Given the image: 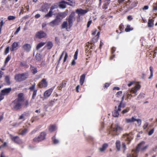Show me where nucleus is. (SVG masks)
<instances>
[{
    "instance_id": "f257e3e1",
    "label": "nucleus",
    "mask_w": 157,
    "mask_h": 157,
    "mask_svg": "<svg viewBox=\"0 0 157 157\" xmlns=\"http://www.w3.org/2000/svg\"><path fill=\"white\" fill-rule=\"evenodd\" d=\"M123 128L118 123H116L111 124L108 129L109 134L113 136H118L123 131Z\"/></svg>"
},
{
    "instance_id": "f03ea898",
    "label": "nucleus",
    "mask_w": 157,
    "mask_h": 157,
    "mask_svg": "<svg viewBox=\"0 0 157 157\" xmlns=\"http://www.w3.org/2000/svg\"><path fill=\"white\" fill-rule=\"evenodd\" d=\"M24 100L23 93H19L18 94L17 98L12 102L13 109L15 110H20L22 108Z\"/></svg>"
},
{
    "instance_id": "7ed1b4c3",
    "label": "nucleus",
    "mask_w": 157,
    "mask_h": 157,
    "mask_svg": "<svg viewBox=\"0 0 157 157\" xmlns=\"http://www.w3.org/2000/svg\"><path fill=\"white\" fill-rule=\"evenodd\" d=\"M140 87L141 86L138 83L134 87L132 88L129 92V91H127L124 93L125 96H126L125 100L130 99L132 97H134L136 95L137 91L140 89Z\"/></svg>"
},
{
    "instance_id": "20e7f679",
    "label": "nucleus",
    "mask_w": 157,
    "mask_h": 157,
    "mask_svg": "<svg viewBox=\"0 0 157 157\" xmlns=\"http://www.w3.org/2000/svg\"><path fill=\"white\" fill-rule=\"evenodd\" d=\"M125 96V94H124V95L122 98L121 101L118 106V107L116 106L115 107L114 109L112 112V115L113 117H117L119 116V112L121 110V108H124L125 106V105L123 103L124 99V97Z\"/></svg>"
},
{
    "instance_id": "39448f33",
    "label": "nucleus",
    "mask_w": 157,
    "mask_h": 157,
    "mask_svg": "<svg viewBox=\"0 0 157 157\" xmlns=\"http://www.w3.org/2000/svg\"><path fill=\"white\" fill-rule=\"evenodd\" d=\"M27 78V74L23 73L16 74L14 76V79L17 82H21L25 80Z\"/></svg>"
},
{
    "instance_id": "423d86ee",
    "label": "nucleus",
    "mask_w": 157,
    "mask_h": 157,
    "mask_svg": "<svg viewBox=\"0 0 157 157\" xmlns=\"http://www.w3.org/2000/svg\"><path fill=\"white\" fill-rule=\"evenodd\" d=\"M75 12H72L69 16L66 18V20L67 21L68 27L69 29H70L73 25V23L75 20Z\"/></svg>"
},
{
    "instance_id": "0eeeda50",
    "label": "nucleus",
    "mask_w": 157,
    "mask_h": 157,
    "mask_svg": "<svg viewBox=\"0 0 157 157\" xmlns=\"http://www.w3.org/2000/svg\"><path fill=\"white\" fill-rule=\"evenodd\" d=\"M145 143L144 141H142L138 145L135 151L137 154L140 151H143L147 148V146H145Z\"/></svg>"
},
{
    "instance_id": "6e6552de",
    "label": "nucleus",
    "mask_w": 157,
    "mask_h": 157,
    "mask_svg": "<svg viewBox=\"0 0 157 157\" xmlns=\"http://www.w3.org/2000/svg\"><path fill=\"white\" fill-rule=\"evenodd\" d=\"M46 136V133L42 132L37 137L34 138L33 140V141L35 143H38L41 141L45 139Z\"/></svg>"
},
{
    "instance_id": "1a4fd4ad",
    "label": "nucleus",
    "mask_w": 157,
    "mask_h": 157,
    "mask_svg": "<svg viewBox=\"0 0 157 157\" xmlns=\"http://www.w3.org/2000/svg\"><path fill=\"white\" fill-rule=\"evenodd\" d=\"M67 10H66L65 11L63 12H59L57 14L56 18L61 22L62 19L64 18L67 16Z\"/></svg>"
},
{
    "instance_id": "9d476101",
    "label": "nucleus",
    "mask_w": 157,
    "mask_h": 157,
    "mask_svg": "<svg viewBox=\"0 0 157 157\" xmlns=\"http://www.w3.org/2000/svg\"><path fill=\"white\" fill-rule=\"evenodd\" d=\"M35 85L36 84L34 83L29 88V89L30 90V91H33L31 100H33L35 99L37 94V90L35 89Z\"/></svg>"
},
{
    "instance_id": "9b49d317",
    "label": "nucleus",
    "mask_w": 157,
    "mask_h": 157,
    "mask_svg": "<svg viewBox=\"0 0 157 157\" xmlns=\"http://www.w3.org/2000/svg\"><path fill=\"white\" fill-rule=\"evenodd\" d=\"M123 140L126 142L127 144H129L132 139L131 136L129 134H124L122 136Z\"/></svg>"
},
{
    "instance_id": "f8f14e48",
    "label": "nucleus",
    "mask_w": 157,
    "mask_h": 157,
    "mask_svg": "<svg viewBox=\"0 0 157 157\" xmlns=\"http://www.w3.org/2000/svg\"><path fill=\"white\" fill-rule=\"evenodd\" d=\"M48 83L45 78L43 79L42 80L39 82L37 84V86L40 88H46L48 86Z\"/></svg>"
},
{
    "instance_id": "ddd939ff",
    "label": "nucleus",
    "mask_w": 157,
    "mask_h": 157,
    "mask_svg": "<svg viewBox=\"0 0 157 157\" xmlns=\"http://www.w3.org/2000/svg\"><path fill=\"white\" fill-rule=\"evenodd\" d=\"M88 11L87 9L83 10L80 8L77 9L75 11V12L78 14V16H81L84 15Z\"/></svg>"
},
{
    "instance_id": "4468645a",
    "label": "nucleus",
    "mask_w": 157,
    "mask_h": 157,
    "mask_svg": "<svg viewBox=\"0 0 157 157\" xmlns=\"http://www.w3.org/2000/svg\"><path fill=\"white\" fill-rule=\"evenodd\" d=\"M64 54H65V56L64 58L63 63H64L66 61L68 57V56L67 53L66 52V51H64L62 52L59 60H58V61H57V65H58L59 64V63H60V61L61 59H62L63 56Z\"/></svg>"
},
{
    "instance_id": "2eb2a0df",
    "label": "nucleus",
    "mask_w": 157,
    "mask_h": 157,
    "mask_svg": "<svg viewBox=\"0 0 157 157\" xmlns=\"http://www.w3.org/2000/svg\"><path fill=\"white\" fill-rule=\"evenodd\" d=\"M53 88H51L46 90L44 94V97L45 99L48 98L51 95L53 92Z\"/></svg>"
},
{
    "instance_id": "dca6fc26",
    "label": "nucleus",
    "mask_w": 157,
    "mask_h": 157,
    "mask_svg": "<svg viewBox=\"0 0 157 157\" xmlns=\"http://www.w3.org/2000/svg\"><path fill=\"white\" fill-rule=\"evenodd\" d=\"M10 136L11 140L15 143L18 144L21 143V140L18 136H13L11 135Z\"/></svg>"
},
{
    "instance_id": "f3484780",
    "label": "nucleus",
    "mask_w": 157,
    "mask_h": 157,
    "mask_svg": "<svg viewBox=\"0 0 157 157\" xmlns=\"http://www.w3.org/2000/svg\"><path fill=\"white\" fill-rule=\"evenodd\" d=\"M60 22L56 18L54 20L50 22L49 24L51 27H53L59 25Z\"/></svg>"
},
{
    "instance_id": "a211bd4d",
    "label": "nucleus",
    "mask_w": 157,
    "mask_h": 157,
    "mask_svg": "<svg viewBox=\"0 0 157 157\" xmlns=\"http://www.w3.org/2000/svg\"><path fill=\"white\" fill-rule=\"evenodd\" d=\"M46 35V33L43 31H40L37 32L36 35V36L39 39L44 38L45 37Z\"/></svg>"
},
{
    "instance_id": "6ab92c4d",
    "label": "nucleus",
    "mask_w": 157,
    "mask_h": 157,
    "mask_svg": "<svg viewBox=\"0 0 157 157\" xmlns=\"http://www.w3.org/2000/svg\"><path fill=\"white\" fill-rule=\"evenodd\" d=\"M18 46V42H14L13 43L11 46V47L10 49V50L12 52L14 50H17Z\"/></svg>"
},
{
    "instance_id": "aec40b11",
    "label": "nucleus",
    "mask_w": 157,
    "mask_h": 157,
    "mask_svg": "<svg viewBox=\"0 0 157 157\" xmlns=\"http://www.w3.org/2000/svg\"><path fill=\"white\" fill-rule=\"evenodd\" d=\"M31 47L30 44H25L22 46V48L24 50L27 52H29L30 51Z\"/></svg>"
},
{
    "instance_id": "412c9836",
    "label": "nucleus",
    "mask_w": 157,
    "mask_h": 157,
    "mask_svg": "<svg viewBox=\"0 0 157 157\" xmlns=\"http://www.w3.org/2000/svg\"><path fill=\"white\" fill-rule=\"evenodd\" d=\"M11 90V88H5L1 91V93L4 95H6L8 94Z\"/></svg>"
},
{
    "instance_id": "4be33fe9",
    "label": "nucleus",
    "mask_w": 157,
    "mask_h": 157,
    "mask_svg": "<svg viewBox=\"0 0 157 157\" xmlns=\"http://www.w3.org/2000/svg\"><path fill=\"white\" fill-rule=\"evenodd\" d=\"M66 1L63 0H62L60 2H59V8L61 9L65 8L66 7Z\"/></svg>"
},
{
    "instance_id": "5701e85b",
    "label": "nucleus",
    "mask_w": 157,
    "mask_h": 157,
    "mask_svg": "<svg viewBox=\"0 0 157 157\" xmlns=\"http://www.w3.org/2000/svg\"><path fill=\"white\" fill-rule=\"evenodd\" d=\"M30 70L33 75L35 74L38 72L37 67L31 65H30Z\"/></svg>"
},
{
    "instance_id": "b1692460",
    "label": "nucleus",
    "mask_w": 157,
    "mask_h": 157,
    "mask_svg": "<svg viewBox=\"0 0 157 157\" xmlns=\"http://www.w3.org/2000/svg\"><path fill=\"white\" fill-rule=\"evenodd\" d=\"M49 7L47 4L42 6L41 7V10L43 12H46L48 11Z\"/></svg>"
},
{
    "instance_id": "393cba45",
    "label": "nucleus",
    "mask_w": 157,
    "mask_h": 157,
    "mask_svg": "<svg viewBox=\"0 0 157 157\" xmlns=\"http://www.w3.org/2000/svg\"><path fill=\"white\" fill-rule=\"evenodd\" d=\"M100 35V32H98L97 35L95 36H94L92 40V41L93 43H96L98 41V40L99 37Z\"/></svg>"
},
{
    "instance_id": "a878e982",
    "label": "nucleus",
    "mask_w": 157,
    "mask_h": 157,
    "mask_svg": "<svg viewBox=\"0 0 157 157\" xmlns=\"http://www.w3.org/2000/svg\"><path fill=\"white\" fill-rule=\"evenodd\" d=\"M67 83V81L66 80H63L62 81L59 86L58 87V89L59 90H61L63 88L65 87L66 86V84Z\"/></svg>"
},
{
    "instance_id": "bb28decb",
    "label": "nucleus",
    "mask_w": 157,
    "mask_h": 157,
    "mask_svg": "<svg viewBox=\"0 0 157 157\" xmlns=\"http://www.w3.org/2000/svg\"><path fill=\"white\" fill-rule=\"evenodd\" d=\"M108 147V144L107 143H105L102 145L101 147H100L99 149V150L100 152H103Z\"/></svg>"
},
{
    "instance_id": "cd10ccee",
    "label": "nucleus",
    "mask_w": 157,
    "mask_h": 157,
    "mask_svg": "<svg viewBox=\"0 0 157 157\" xmlns=\"http://www.w3.org/2000/svg\"><path fill=\"white\" fill-rule=\"evenodd\" d=\"M86 75L85 74H82L80 77V84L82 86L83 84Z\"/></svg>"
},
{
    "instance_id": "c85d7f7f",
    "label": "nucleus",
    "mask_w": 157,
    "mask_h": 157,
    "mask_svg": "<svg viewBox=\"0 0 157 157\" xmlns=\"http://www.w3.org/2000/svg\"><path fill=\"white\" fill-rule=\"evenodd\" d=\"M135 121V118L132 117L131 118H126L125 119V122L126 123H131Z\"/></svg>"
},
{
    "instance_id": "c756f323",
    "label": "nucleus",
    "mask_w": 157,
    "mask_h": 157,
    "mask_svg": "<svg viewBox=\"0 0 157 157\" xmlns=\"http://www.w3.org/2000/svg\"><path fill=\"white\" fill-rule=\"evenodd\" d=\"M61 28L62 29L66 28L67 30L68 31L67 29H69L68 27V23L67 21H64L61 25Z\"/></svg>"
},
{
    "instance_id": "7c9ffc66",
    "label": "nucleus",
    "mask_w": 157,
    "mask_h": 157,
    "mask_svg": "<svg viewBox=\"0 0 157 157\" xmlns=\"http://www.w3.org/2000/svg\"><path fill=\"white\" fill-rule=\"evenodd\" d=\"M53 46L52 42L51 41H48L47 42L45 47H47L48 50H50L52 48Z\"/></svg>"
},
{
    "instance_id": "2f4dec72",
    "label": "nucleus",
    "mask_w": 157,
    "mask_h": 157,
    "mask_svg": "<svg viewBox=\"0 0 157 157\" xmlns=\"http://www.w3.org/2000/svg\"><path fill=\"white\" fill-rule=\"evenodd\" d=\"M56 126L55 124H51L48 127L49 131L52 132L56 130Z\"/></svg>"
},
{
    "instance_id": "473e14b6",
    "label": "nucleus",
    "mask_w": 157,
    "mask_h": 157,
    "mask_svg": "<svg viewBox=\"0 0 157 157\" xmlns=\"http://www.w3.org/2000/svg\"><path fill=\"white\" fill-rule=\"evenodd\" d=\"M116 147L118 151H119L121 149V142L120 140H117L116 141Z\"/></svg>"
},
{
    "instance_id": "72a5a7b5",
    "label": "nucleus",
    "mask_w": 157,
    "mask_h": 157,
    "mask_svg": "<svg viewBox=\"0 0 157 157\" xmlns=\"http://www.w3.org/2000/svg\"><path fill=\"white\" fill-rule=\"evenodd\" d=\"M154 20L152 19H149L148 22V26L149 27H153L154 26Z\"/></svg>"
},
{
    "instance_id": "f704fd0d",
    "label": "nucleus",
    "mask_w": 157,
    "mask_h": 157,
    "mask_svg": "<svg viewBox=\"0 0 157 157\" xmlns=\"http://www.w3.org/2000/svg\"><path fill=\"white\" fill-rule=\"evenodd\" d=\"M53 11H52L50 10L48 13L44 16V17L46 18L47 19H48L50 17H51L53 16Z\"/></svg>"
},
{
    "instance_id": "c9c22d12",
    "label": "nucleus",
    "mask_w": 157,
    "mask_h": 157,
    "mask_svg": "<svg viewBox=\"0 0 157 157\" xmlns=\"http://www.w3.org/2000/svg\"><path fill=\"white\" fill-rule=\"evenodd\" d=\"M27 129L25 128L24 129H21L19 131V134L21 135H24L27 132Z\"/></svg>"
},
{
    "instance_id": "e433bc0d",
    "label": "nucleus",
    "mask_w": 157,
    "mask_h": 157,
    "mask_svg": "<svg viewBox=\"0 0 157 157\" xmlns=\"http://www.w3.org/2000/svg\"><path fill=\"white\" fill-rule=\"evenodd\" d=\"M5 81L7 85H10V84L9 76L6 75L5 77Z\"/></svg>"
},
{
    "instance_id": "4c0bfd02",
    "label": "nucleus",
    "mask_w": 157,
    "mask_h": 157,
    "mask_svg": "<svg viewBox=\"0 0 157 157\" xmlns=\"http://www.w3.org/2000/svg\"><path fill=\"white\" fill-rule=\"evenodd\" d=\"M45 43L44 42H41L39 43L36 46V50H39L40 48L45 45Z\"/></svg>"
},
{
    "instance_id": "58836bf2",
    "label": "nucleus",
    "mask_w": 157,
    "mask_h": 157,
    "mask_svg": "<svg viewBox=\"0 0 157 157\" xmlns=\"http://www.w3.org/2000/svg\"><path fill=\"white\" fill-rule=\"evenodd\" d=\"M130 110V108L128 107H127L125 109H124L121 112V114L124 115L125 114L127 113L128 112L129 110Z\"/></svg>"
},
{
    "instance_id": "ea45409f",
    "label": "nucleus",
    "mask_w": 157,
    "mask_h": 157,
    "mask_svg": "<svg viewBox=\"0 0 157 157\" xmlns=\"http://www.w3.org/2000/svg\"><path fill=\"white\" fill-rule=\"evenodd\" d=\"M69 1V2H67L66 1V4L71 6H73L75 5V3L72 0H66Z\"/></svg>"
},
{
    "instance_id": "a19ab883",
    "label": "nucleus",
    "mask_w": 157,
    "mask_h": 157,
    "mask_svg": "<svg viewBox=\"0 0 157 157\" xmlns=\"http://www.w3.org/2000/svg\"><path fill=\"white\" fill-rule=\"evenodd\" d=\"M110 2H107L105 1V3L103 4L102 6L103 9L105 10L108 8V6Z\"/></svg>"
},
{
    "instance_id": "79ce46f5",
    "label": "nucleus",
    "mask_w": 157,
    "mask_h": 157,
    "mask_svg": "<svg viewBox=\"0 0 157 157\" xmlns=\"http://www.w3.org/2000/svg\"><path fill=\"white\" fill-rule=\"evenodd\" d=\"M36 60L38 61H40L41 59V57L40 54L37 53L35 56Z\"/></svg>"
},
{
    "instance_id": "37998d69",
    "label": "nucleus",
    "mask_w": 157,
    "mask_h": 157,
    "mask_svg": "<svg viewBox=\"0 0 157 157\" xmlns=\"http://www.w3.org/2000/svg\"><path fill=\"white\" fill-rule=\"evenodd\" d=\"M137 154L135 152H133V153L132 154H128L127 155V157H137Z\"/></svg>"
},
{
    "instance_id": "c03bdc74",
    "label": "nucleus",
    "mask_w": 157,
    "mask_h": 157,
    "mask_svg": "<svg viewBox=\"0 0 157 157\" xmlns=\"http://www.w3.org/2000/svg\"><path fill=\"white\" fill-rule=\"evenodd\" d=\"M20 66L23 67L25 68H28L29 66L26 63L24 62H21L20 63Z\"/></svg>"
},
{
    "instance_id": "a18cd8bd",
    "label": "nucleus",
    "mask_w": 157,
    "mask_h": 157,
    "mask_svg": "<svg viewBox=\"0 0 157 157\" xmlns=\"http://www.w3.org/2000/svg\"><path fill=\"white\" fill-rule=\"evenodd\" d=\"M133 29V28L130 27V25H128L127 26L126 28L125 29V30L126 32H128L130 31H132Z\"/></svg>"
},
{
    "instance_id": "49530a36",
    "label": "nucleus",
    "mask_w": 157,
    "mask_h": 157,
    "mask_svg": "<svg viewBox=\"0 0 157 157\" xmlns=\"http://www.w3.org/2000/svg\"><path fill=\"white\" fill-rule=\"evenodd\" d=\"M150 70V75L148 77V79H150L151 78L153 75V67L151 66H150L149 68Z\"/></svg>"
},
{
    "instance_id": "de8ad7c7",
    "label": "nucleus",
    "mask_w": 157,
    "mask_h": 157,
    "mask_svg": "<svg viewBox=\"0 0 157 157\" xmlns=\"http://www.w3.org/2000/svg\"><path fill=\"white\" fill-rule=\"evenodd\" d=\"M53 142V144H58L59 142V140L55 138V136H54L52 138Z\"/></svg>"
},
{
    "instance_id": "09e8293b",
    "label": "nucleus",
    "mask_w": 157,
    "mask_h": 157,
    "mask_svg": "<svg viewBox=\"0 0 157 157\" xmlns=\"http://www.w3.org/2000/svg\"><path fill=\"white\" fill-rule=\"evenodd\" d=\"M11 58V56L10 55H8L5 59V63L6 64H7L10 60Z\"/></svg>"
},
{
    "instance_id": "8fccbe9b",
    "label": "nucleus",
    "mask_w": 157,
    "mask_h": 157,
    "mask_svg": "<svg viewBox=\"0 0 157 157\" xmlns=\"http://www.w3.org/2000/svg\"><path fill=\"white\" fill-rule=\"evenodd\" d=\"M16 18V17L13 16H9L8 17V20L9 21L13 20H15Z\"/></svg>"
},
{
    "instance_id": "3c124183",
    "label": "nucleus",
    "mask_w": 157,
    "mask_h": 157,
    "mask_svg": "<svg viewBox=\"0 0 157 157\" xmlns=\"http://www.w3.org/2000/svg\"><path fill=\"white\" fill-rule=\"evenodd\" d=\"M58 7V6L55 4H54L50 8V10L52 11L54 9H57Z\"/></svg>"
},
{
    "instance_id": "603ef678",
    "label": "nucleus",
    "mask_w": 157,
    "mask_h": 157,
    "mask_svg": "<svg viewBox=\"0 0 157 157\" xmlns=\"http://www.w3.org/2000/svg\"><path fill=\"white\" fill-rule=\"evenodd\" d=\"M122 148L123 149V152H124L125 151L126 149V144L125 143L123 142L122 144L121 145Z\"/></svg>"
},
{
    "instance_id": "864d4df0",
    "label": "nucleus",
    "mask_w": 157,
    "mask_h": 157,
    "mask_svg": "<svg viewBox=\"0 0 157 157\" xmlns=\"http://www.w3.org/2000/svg\"><path fill=\"white\" fill-rule=\"evenodd\" d=\"M137 2L136 1L133 2L131 5L130 6L132 8L136 6L137 4Z\"/></svg>"
},
{
    "instance_id": "5fc2aeb1",
    "label": "nucleus",
    "mask_w": 157,
    "mask_h": 157,
    "mask_svg": "<svg viewBox=\"0 0 157 157\" xmlns=\"http://www.w3.org/2000/svg\"><path fill=\"white\" fill-rule=\"evenodd\" d=\"M9 50H10V47L9 46H8L5 49V50L4 52V55H7L9 53Z\"/></svg>"
},
{
    "instance_id": "6e6d98bb",
    "label": "nucleus",
    "mask_w": 157,
    "mask_h": 157,
    "mask_svg": "<svg viewBox=\"0 0 157 157\" xmlns=\"http://www.w3.org/2000/svg\"><path fill=\"white\" fill-rule=\"evenodd\" d=\"M155 129L154 128H153L151 129L150 131L148 132V134L149 136H151L152 135L154 132Z\"/></svg>"
},
{
    "instance_id": "4d7b16f0",
    "label": "nucleus",
    "mask_w": 157,
    "mask_h": 157,
    "mask_svg": "<svg viewBox=\"0 0 157 157\" xmlns=\"http://www.w3.org/2000/svg\"><path fill=\"white\" fill-rule=\"evenodd\" d=\"M124 26L122 24H121L119 26V29L121 31V32L119 33H120L122 32V30H123Z\"/></svg>"
},
{
    "instance_id": "13d9d810",
    "label": "nucleus",
    "mask_w": 157,
    "mask_h": 157,
    "mask_svg": "<svg viewBox=\"0 0 157 157\" xmlns=\"http://www.w3.org/2000/svg\"><path fill=\"white\" fill-rule=\"evenodd\" d=\"M4 24V22H3V21L2 20L0 22V34H1L2 27L3 25Z\"/></svg>"
},
{
    "instance_id": "bf43d9fd",
    "label": "nucleus",
    "mask_w": 157,
    "mask_h": 157,
    "mask_svg": "<svg viewBox=\"0 0 157 157\" xmlns=\"http://www.w3.org/2000/svg\"><path fill=\"white\" fill-rule=\"evenodd\" d=\"M149 124L148 122H145L143 126V129H145L147 128Z\"/></svg>"
},
{
    "instance_id": "052dcab7",
    "label": "nucleus",
    "mask_w": 157,
    "mask_h": 157,
    "mask_svg": "<svg viewBox=\"0 0 157 157\" xmlns=\"http://www.w3.org/2000/svg\"><path fill=\"white\" fill-rule=\"evenodd\" d=\"M135 121H136L139 126L141 124V120L140 119H136L135 118Z\"/></svg>"
},
{
    "instance_id": "680f3d73",
    "label": "nucleus",
    "mask_w": 157,
    "mask_h": 157,
    "mask_svg": "<svg viewBox=\"0 0 157 157\" xmlns=\"http://www.w3.org/2000/svg\"><path fill=\"white\" fill-rule=\"evenodd\" d=\"M78 54V50H77L75 52V54L74 55V59H76L77 58V55Z\"/></svg>"
},
{
    "instance_id": "e2e57ef3",
    "label": "nucleus",
    "mask_w": 157,
    "mask_h": 157,
    "mask_svg": "<svg viewBox=\"0 0 157 157\" xmlns=\"http://www.w3.org/2000/svg\"><path fill=\"white\" fill-rule=\"evenodd\" d=\"M122 94V91H119L116 94V96L117 97H119Z\"/></svg>"
},
{
    "instance_id": "0e129e2a",
    "label": "nucleus",
    "mask_w": 157,
    "mask_h": 157,
    "mask_svg": "<svg viewBox=\"0 0 157 157\" xmlns=\"http://www.w3.org/2000/svg\"><path fill=\"white\" fill-rule=\"evenodd\" d=\"M21 29V27L19 26L18 28L17 29L16 31L14 32V35H16L19 32L20 30Z\"/></svg>"
},
{
    "instance_id": "69168bd1",
    "label": "nucleus",
    "mask_w": 157,
    "mask_h": 157,
    "mask_svg": "<svg viewBox=\"0 0 157 157\" xmlns=\"http://www.w3.org/2000/svg\"><path fill=\"white\" fill-rule=\"evenodd\" d=\"M4 95L1 93H0V101L3 100L4 98Z\"/></svg>"
},
{
    "instance_id": "338daca9",
    "label": "nucleus",
    "mask_w": 157,
    "mask_h": 157,
    "mask_svg": "<svg viewBox=\"0 0 157 157\" xmlns=\"http://www.w3.org/2000/svg\"><path fill=\"white\" fill-rule=\"evenodd\" d=\"M116 50V48L114 47H113L111 48V52L112 54H114Z\"/></svg>"
},
{
    "instance_id": "774afa93",
    "label": "nucleus",
    "mask_w": 157,
    "mask_h": 157,
    "mask_svg": "<svg viewBox=\"0 0 157 157\" xmlns=\"http://www.w3.org/2000/svg\"><path fill=\"white\" fill-rule=\"evenodd\" d=\"M92 22V21L91 20H90L88 22L87 25V28L89 27L90 24H91Z\"/></svg>"
}]
</instances>
